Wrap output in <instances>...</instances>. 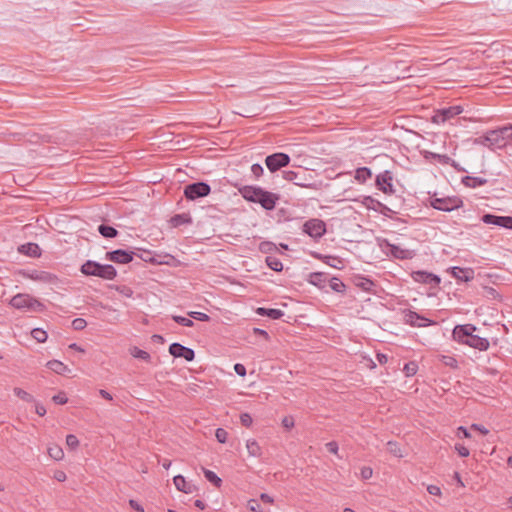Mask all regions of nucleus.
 <instances>
[{
	"mask_svg": "<svg viewBox=\"0 0 512 512\" xmlns=\"http://www.w3.org/2000/svg\"><path fill=\"white\" fill-rule=\"evenodd\" d=\"M239 194L248 202L259 204L264 210L272 211L276 208L280 195L265 190L260 186L244 185L238 187Z\"/></svg>",
	"mask_w": 512,
	"mask_h": 512,
	"instance_id": "f257e3e1",
	"label": "nucleus"
},
{
	"mask_svg": "<svg viewBox=\"0 0 512 512\" xmlns=\"http://www.w3.org/2000/svg\"><path fill=\"white\" fill-rule=\"evenodd\" d=\"M282 178L288 182H292L296 186L314 191L321 190L323 186L322 181L315 179V176L307 169L284 170L282 171Z\"/></svg>",
	"mask_w": 512,
	"mask_h": 512,
	"instance_id": "f03ea898",
	"label": "nucleus"
},
{
	"mask_svg": "<svg viewBox=\"0 0 512 512\" xmlns=\"http://www.w3.org/2000/svg\"><path fill=\"white\" fill-rule=\"evenodd\" d=\"M80 271L86 276H95L104 280H112L117 276V271L113 265L100 264L93 260H87L83 263Z\"/></svg>",
	"mask_w": 512,
	"mask_h": 512,
	"instance_id": "7ed1b4c3",
	"label": "nucleus"
},
{
	"mask_svg": "<svg viewBox=\"0 0 512 512\" xmlns=\"http://www.w3.org/2000/svg\"><path fill=\"white\" fill-rule=\"evenodd\" d=\"M308 282L317 288H345V284L337 277L325 272H314L309 275Z\"/></svg>",
	"mask_w": 512,
	"mask_h": 512,
	"instance_id": "20e7f679",
	"label": "nucleus"
},
{
	"mask_svg": "<svg viewBox=\"0 0 512 512\" xmlns=\"http://www.w3.org/2000/svg\"><path fill=\"white\" fill-rule=\"evenodd\" d=\"M10 304L22 311H42L43 305L29 294L19 293L12 297Z\"/></svg>",
	"mask_w": 512,
	"mask_h": 512,
	"instance_id": "39448f33",
	"label": "nucleus"
},
{
	"mask_svg": "<svg viewBox=\"0 0 512 512\" xmlns=\"http://www.w3.org/2000/svg\"><path fill=\"white\" fill-rule=\"evenodd\" d=\"M379 246L386 255L396 259L409 260L415 256L413 250L405 249L398 245L392 244L387 239H379Z\"/></svg>",
	"mask_w": 512,
	"mask_h": 512,
	"instance_id": "423d86ee",
	"label": "nucleus"
},
{
	"mask_svg": "<svg viewBox=\"0 0 512 512\" xmlns=\"http://www.w3.org/2000/svg\"><path fill=\"white\" fill-rule=\"evenodd\" d=\"M184 197L189 201H195L199 198L208 196L211 193V187L204 181L193 182L184 187Z\"/></svg>",
	"mask_w": 512,
	"mask_h": 512,
	"instance_id": "0eeeda50",
	"label": "nucleus"
},
{
	"mask_svg": "<svg viewBox=\"0 0 512 512\" xmlns=\"http://www.w3.org/2000/svg\"><path fill=\"white\" fill-rule=\"evenodd\" d=\"M430 205L434 209L444 212H451L461 208L463 206V201L461 198L456 196L443 198L434 197L430 200Z\"/></svg>",
	"mask_w": 512,
	"mask_h": 512,
	"instance_id": "6e6552de",
	"label": "nucleus"
},
{
	"mask_svg": "<svg viewBox=\"0 0 512 512\" xmlns=\"http://www.w3.org/2000/svg\"><path fill=\"white\" fill-rule=\"evenodd\" d=\"M291 158L283 152H276L266 156L265 165L271 173H275L290 164Z\"/></svg>",
	"mask_w": 512,
	"mask_h": 512,
	"instance_id": "1a4fd4ad",
	"label": "nucleus"
},
{
	"mask_svg": "<svg viewBox=\"0 0 512 512\" xmlns=\"http://www.w3.org/2000/svg\"><path fill=\"white\" fill-rule=\"evenodd\" d=\"M137 255V252L134 250L116 249L106 252L105 259L116 264H128Z\"/></svg>",
	"mask_w": 512,
	"mask_h": 512,
	"instance_id": "9d476101",
	"label": "nucleus"
},
{
	"mask_svg": "<svg viewBox=\"0 0 512 512\" xmlns=\"http://www.w3.org/2000/svg\"><path fill=\"white\" fill-rule=\"evenodd\" d=\"M303 232L314 239H319L326 233V224L321 219H310L303 224Z\"/></svg>",
	"mask_w": 512,
	"mask_h": 512,
	"instance_id": "9b49d317",
	"label": "nucleus"
},
{
	"mask_svg": "<svg viewBox=\"0 0 512 512\" xmlns=\"http://www.w3.org/2000/svg\"><path fill=\"white\" fill-rule=\"evenodd\" d=\"M375 185L377 189L382 191L384 194L395 193V189L393 186V174L389 170H385L376 176Z\"/></svg>",
	"mask_w": 512,
	"mask_h": 512,
	"instance_id": "f8f14e48",
	"label": "nucleus"
},
{
	"mask_svg": "<svg viewBox=\"0 0 512 512\" xmlns=\"http://www.w3.org/2000/svg\"><path fill=\"white\" fill-rule=\"evenodd\" d=\"M477 327L473 324L456 325L452 331V337L461 344H467V340L474 335Z\"/></svg>",
	"mask_w": 512,
	"mask_h": 512,
	"instance_id": "ddd939ff",
	"label": "nucleus"
},
{
	"mask_svg": "<svg viewBox=\"0 0 512 512\" xmlns=\"http://www.w3.org/2000/svg\"><path fill=\"white\" fill-rule=\"evenodd\" d=\"M24 276L29 279L35 280L39 283H43V284H50V285H58L59 284V279L57 278V276L53 275L49 272H46V271L31 270V271L24 272Z\"/></svg>",
	"mask_w": 512,
	"mask_h": 512,
	"instance_id": "4468645a",
	"label": "nucleus"
},
{
	"mask_svg": "<svg viewBox=\"0 0 512 512\" xmlns=\"http://www.w3.org/2000/svg\"><path fill=\"white\" fill-rule=\"evenodd\" d=\"M413 280L420 284L429 285L431 288L439 286L441 279L438 275L427 271H415L411 274Z\"/></svg>",
	"mask_w": 512,
	"mask_h": 512,
	"instance_id": "2eb2a0df",
	"label": "nucleus"
},
{
	"mask_svg": "<svg viewBox=\"0 0 512 512\" xmlns=\"http://www.w3.org/2000/svg\"><path fill=\"white\" fill-rule=\"evenodd\" d=\"M481 219L485 224L495 225L512 230V216H498L487 213L484 214Z\"/></svg>",
	"mask_w": 512,
	"mask_h": 512,
	"instance_id": "dca6fc26",
	"label": "nucleus"
},
{
	"mask_svg": "<svg viewBox=\"0 0 512 512\" xmlns=\"http://www.w3.org/2000/svg\"><path fill=\"white\" fill-rule=\"evenodd\" d=\"M169 353L175 357V358H179V357H182L184 358L186 361H193L194 358H195V352L193 349L189 348V347H185L183 346L182 344L180 343H172L170 346H169Z\"/></svg>",
	"mask_w": 512,
	"mask_h": 512,
	"instance_id": "f3484780",
	"label": "nucleus"
},
{
	"mask_svg": "<svg viewBox=\"0 0 512 512\" xmlns=\"http://www.w3.org/2000/svg\"><path fill=\"white\" fill-rule=\"evenodd\" d=\"M462 112L463 108L459 105L443 108L439 110L437 114L433 117V121L437 124L444 123L447 120H450L453 117L461 114Z\"/></svg>",
	"mask_w": 512,
	"mask_h": 512,
	"instance_id": "a211bd4d",
	"label": "nucleus"
},
{
	"mask_svg": "<svg viewBox=\"0 0 512 512\" xmlns=\"http://www.w3.org/2000/svg\"><path fill=\"white\" fill-rule=\"evenodd\" d=\"M404 322L414 327H426L433 324L431 320L411 310L404 312Z\"/></svg>",
	"mask_w": 512,
	"mask_h": 512,
	"instance_id": "6ab92c4d",
	"label": "nucleus"
},
{
	"mask_svg": "<svg viewBox=\"0 0 512 512\" xmlns=\"http://www.w3.org/2000/svg\"><path fill=\"white\" fill-rule=\"evenodd\" d=\"M451 274L457 279V284H462L473 279L474 270L472 268L452 267Z\"/></svg>",
	"mask_w": 512,
	"mask_h": 512,
	"instance_id": "aec40b11",
	"label": "nucleus"
},
{
	"mask_svg": "<svg viewBox=\"0 0 512 512\" xmlns=\"http://www.w3.org/2000/svg\"><path fill=\"white\" fill-rule=\"evenodd\" d=\"M490 149H502L506 147V141L501 133V128L489 130Z\"/></svg>",
	"mask_w": 512,
	"mask_h": 512,
	"instance_id": "412c9836",
	"label": "nucleus"
},
{
	"mask_svg": "<svg viewBox=\"0 0 512 512\" xmlns=\"http://www.w3.org/2000/svg\"><path fill=\"white\" fill-rule=\"evenodd\" d=\"M18 252L32 258H38L41 256V249L39 245L33 242L20 245L18 247Z\"/></svg>",
	"mask_w": 512,
	"mask_h": 512,
	"instance_id": "4be33fe9",
	"label": "nucleus"
},
{
	"mask_svg": "<svg viewBox=\"0 0 512 512\" xmlns=\"http://www.w3.org/2000/svg\"><path fill=\"white\" fill-rule=\"evenodd\" d=\"M138 256L145 262H152V263H157V264L170 265L175 260V258L170 254L164 255L163 259H158L156 257H152L150 251H144L143 254L138 255Z\"/></svg>",
	"mask_w": 512,
	"mask_h": 512,
	"instance_id": "5701e85b",
	"label": "nucleus"
},
{
	"mask_svg": "<svg viewBox=\"0 0 512 512\" xmlns=\"http://www.w3.org/2000/svg\"><path fill=\"white\" fill-rule=\"evenodd\" d=\"M468 346L478 349L480 351H486L489 348V341L487 338L480 337L476 334H474L472 337L467 340Z\"/></svg>",
	"mask_w": 512,
	"mask_h": 512,
	"instance_id": "b1692460",
	"label": "nucleus"
},
{
	"mask_svg": "<svg viewBox=\"0 0 512 512\" xmlns=\"http://www.w3.org/2000/svg\"><path fill=\"white\" fill-rule=\"evenodd\" d=\"M173 482L177 490L181 492L188 494L194 491L195 486L191 483H188L182 475H176L173 478Z\"/></svg>",
	"mask_w": 512,
	"mask_h": 512,
	"instance_id": "393cba45",
	"label": "nucleus"
},
{
	"mask_svg": "<svg viewBox=\"0 0 512 512\" xmlns=\"http://www.w3.org/2000/svg\"><path fill=\"white\" fill-rule=\"evenodd\" d=\"M461 183L468 188H477L486 185L488 183V180L482 177H474L467 175L461 179Z\"/></svg>",
	"mask_w": 512,
	"mask_h": 512,
	"instance_id": "a878e982",
	"label": "nucleus"
},
{
	"mask_svg": "<svg viewBox=\"0 0 512 512\" xmlns=\"http://www.w3.org/2000/svg\"><path fill=\"white\" fill-rule=\"evenodd\" d=\"M366 202H376V207H372L375 211L381 213L385 217L391 218L393 214L396 213V211L392 210L387 205L381 203L380 201L374 199L373 197L369 196L366 198Z\"/></svg>",
	"mask_w": 512,
	"mask_h": 512,
	"instance_id": "bb28decb",
	"label": "nucleus"
},
{
	"mask_svg": "<svg viewBox=\"0 0 512 512\" xmlns=\"http://www.w3.org/2000/svg\"><path fill=\"white\" fill-rule=\"evenodd\" d=\"M255 312L260 316H267L274 320L280 319L284 315V312L280 309L265 307H258Z\"/></svg>",
	"mask_w": 512,
	"mask_h": 512,
	"instance_id": "cd10ccee",
	"label": "nucleus"
},
{
	"mask_svg": "<svg viewBox=\"0 0 512 512\" xmlns=\"http://www.w3.org/2000/svg\"><path fill=\"white\" fill-rule=\"evenodd\" d=\"M97 230L102 237L107 239L116 238L119 234L116 228L105 223L100 224Z\"/></svg>",
	"mask_w": 512,
	"mask_h": 512,
	"instance_id": "c85d7f7f",
	"label": "nucleus"
},
{
	"mask_svg": "<svg viewBox=\"0 0 512 512\" xmlns=\"http://www.w3.org/2000/svg\"><path fill=\"white\" fill-rule=\"evenodd\" d=\"M371 177H372V171L368 167H360V168H357L355 171L354 178L356 181H358L360 183L366 182Z\"/></svg>",
	"mask_w": 512,
	"mask_h": 512,
	"instance_id": "c756f323",
	"label": "nucleus"
},
{
	"mask_svg": "<svg viewBox=\"0 0 512 512\" xmlns=\"http://www.w3.org/2000/svg\"><path fill=\"white\" fill-rule=\"evenodd\" d=\"M246 448L250 456L260 457L262 454L261 447L259 446L258 442L254 439L247 440Z\"/></svg>",
	"mask_w": 512,
	"mask_h": 512,
	"instance_id": "7c9ffc66",
	"label": "nucleus"
},
{
	"mask_svg": "<svg viewBox=\"0 0 512 512\" xmlns=\"http://www.w3.org/2000/svg\"><path fill=\"white\" fill-rule=\"evenodd\" d=\"M47 367L57 374H63L68 370V367L58 360L48 361Z\"/></svg>",
	"mask_w": 512,
	"mask_h": 512,
	"instance_id": "2f4dec72",
	"label": "nucleus"
},
{
	"mask_svg": "<svg viewBox=\"0 0 512 512\" xmlns=\"http://www.w3.org/2000/svg\"><path fill=\"white\" fill-rule=\"evenodd\" d=\"M170 222L174 227H178L184 224L191 223V217L185 213L176 214L171 218Z\"/></svg>",
	"mask_w": 512,
	"mask_h": 512,
	"instance_id": "473e14b6",
	"label": "nucleus"
},
{
	"mask_svg": "<svg viewBox=\"0 0 512 512\" xmlns=\"http://www.w3.org/2000/svg\"><path fill=\"white\" fill-rule=\"evenodd\" d=\"M130 351V354L134 357V358H138V359H141V360H144L146 362H150L151 360V356L148 352L134 346V347H131L129 349Z\"/></svg>",
	"mask_w": 512,
	"mask_h": 512,
	"instance_id": "72a5a7b5",
	"label": "nucleus"
},
{
	"mask_svg": "<svg viewBox=\"0 0 512 512\" xmlns=\"http://www.w3.org/2000/svg\"><path fill=\"white\" fill-rule=\"evenodd\" d=\"M31 336L38 343H44V342H46V340L48 338L47 332L41 328L32 329Z\"/></svg>",
	"mask_w": 512,
	"mask_h": 512,
	"instance_id": "f704fd0d",
	"label": "nucleus"
},
{
	"mask_svg": "<svg viewBox=\"0 0 512 512\" xmlns=\"http://www.w3.org/2000/svg\"><path fill=\"white\" fill-rule=\"evenodd\" d=\"M205 478L214 484L216 487H220L222 484V480L218 477L213 471L203 468Z\"/></svg>",
	"mask_w": 512,
	"mask_h": 512,
	"instance_id": "c9c22d12",
	"label": "nucleus"
},
{
	"mask_svg": "<svg viewBox=\"0 0 512 512\" xmlns=\"http://www.w3.org/2000/svg\"><path fill=\"white\" fill-rule=\"evenodd\" d=\"M266 262H267V265L274 271L276 272H279L283 269V264L282 262L276 258V257H271V256H268L266 258Z\"/></svg>",
	"mask_w": 512,
	"mask_h": 512,
	"instance_id": "e433bc0d",
	"label": "nucleus"
},
{
	"mask_svg": "<svg viewBox=\"0 0 512 512\" xmlns=\"http://www.w3.org/2000/svg\"><path fill=\"white\" fill-rule=\"evenodd\" d=\"M13 392L17 397H19L23 401H26V402H34L35 401L34 397L31 394H29L28 392H26L25 390H23L22 388L15 387L13 389Z\"/></svg>",
	"mask_w": 512,
	"mask_h": 512,
	"instance_id": "4c0bfd02",
	"label": "nucleus"
},
{
	"mask_svg": "<svg viewBox=\"0 0 512 512\" xmlns=\"http://www.w3.org/2000/svg\"><path fill=\"white\" fill-rule=\"evenodd\" d=\"M418 365L415 361H410L404 365L403 372L407 377L414 376L417 373Z\"/></svg>",
	"mask_w": 512,
	"mask_h": 512,
	"instance_id": "58836bf2",
	"label": "nucleus"
},
{
	"mask_svg": "<svg viewBox=\"0 0 512 512\" xmlns=\"http://www.w3.org/2000/svg\"><path fill=\"white\" fill-rule=\"evenodd\" d=\"M48 454L54 460H61L64 457V452L61 447L55 445L48 448Z\"/></svg>",
	"mask_w": 512,
	"mask_h": 512,
	"instance_id": "ea45409f",
	"label": "nucleus"
},
{
	"mask_svg": "<svg viewBox=\"0 0 512 512\" xmlns=\"http://www.w3.org/2000/svg\"><path fill=\"white\" fill-rule=\"evenodd\" d=\"M172 319L178 323L179 325L185 326V327H192L194 325V322L192 319L183 317V316H172Z\"/></svg>",
	"mask_w": 512,
	"mask_h": 512,
	"instance_id": "a19ab883",
	"label": "nucleus"
},
{
	"mask_svg": "<svg viewBox=\"0 0 512 512\" xmlns=\"http://www.w3.org/2000/svg\"><path fill=\"white\" fill-rule=\"evenodd\" d=\"M387 448H388V451L393 454L394 456L396 457H402V453H401V450H400V447L398 445L397 442H392V441H389L387 443Z\"/></svg>",
	"mask_w": 512,
	"mask_h": 512,
	"instance_id": "79ce46f5",
	"label": "nucleus"
},
{
	"mask_svg": "<svg viewBox=\"0 0 512 512\" xmlns=\"http://www.w3.org/2000/svg\"><path fill=\"white\" fill-rule=\"evenodd\" d=\"M188 315L192 318V319H195V320H198V321H209L210 320V317L209 315H207L206 313H203V312H198V311H190L188 312Z\"/></svg>",
	"mask_w": 512,
	"mask_h": 512,
	"instance_id": "37998d69",
	"label": "nucleus"
},
{
	"mask_svg": "<svg viewBox=\"0 0 512 512\" xmlns=\"http://www.w3.org/2000/svg\"><path fill=\"white\" fill-rule=\"evenodd\" d=\"M433 158L443 165H450L453 162V159L446 154H433Z\"/></svg>",
	"mask_w": 512,
	"mask_h": 512,
	"instance_id": "c03bdc74",
	"label": "nucleus"
},
{
	"mask_svg": "<svg viewBox=\"0 0 512 512\" xmlns=\"http://www.w3.org/2000/svg\"><path fill=\"white\" fill-rule=\"evenodd\" d=\"M500 128L501 133L504 136V140L506 141V144H508L509 141H512V125H507Z\"/></svg>",
	"mask_w": 512,
	"mask_h": 512,
	"instance_id": "a18cd8bd",
	"label": "nucleus"
},
{
	"mask_svg": "<svg viewBox=\"0 0 512 512\" xmlns=\"http://www.w3.org/2000/svg\"><path fill=\"white\" fill-rule=\"evenodd\" d=\"M475 144L483 145L490 149V140H489V131H487L484 135L478 137L474 141Z\"/></svg>",
	"mask_w": 512,
	"mask_h": 512,
	"instance_id": "49530a36",
	"label": "nucleus"
},
{
	"mask_svg": "<svg viewBox=\"0 0 512 512\" xmlns=\"http://www.w3.org/2000/svg\"><path fill=\"white\" fill-rule=\"evenodd\" d=\"M215 436L218 442L225 443L227 441L228 432L223 428H217L215 431Z\"/></svg>",
	"mask_w": 512,
	"mask_h": 512,
	"instance_id": "de8ad7c7",
	"label": "nucleus"
},
{
	"mask_svg": "<svg viewBox=\"0 0 512 512\" xmlns=\"http://www.w3.org/2000/svg\"><path fill=\"white\" fill-rule=\"evenodd\" d=\"M442 362L444 365L449 366L451 368L458 367V361L452 356H442Z\"/></svg>",
	"mask_w": 512,
	"mask_h": 512,
	"instance_id": "09e8293b",
	"label": "nucleus"
},
{
	"mask_svg": "<svg viewBox=\"0 0 512 512\" xmlns=\"http://www.w3.org/2000/svg\"><path fill=\"white\" fill-rule=\"evenodd\" d=\"M251 173L256 179H258L263 175L264 169L260 164L255 163L251 166Z\"/></svg>",
	"mask_w": 512,
	"mask_h": 512,
	"instance_id": "8fccbe9b",
	"label": "nucleus"
},
{
	"mask_svg": "<svg viewBox=\"0 0 512 512\" xmlns=\"http://www.w3.org/2000/svg\"><path fill=\"white\" fill-rule=\"evenodd\" d=\"M66 444L70 448L75 449L79 445V440H78V438L75 435L69 434V435L66 436Z\"/></svg>",
	"mask_w": 512,
	"mask_h": 512,
	"instance_id": "3c124183",
	"label": "nucleus"
},
{
	"mask_svg": "<svg viewBox=\"0 0 512 512\" xmlns=\"http://www.w3.org/2000/svg\"><path fill=\"white\" fill-rule=\"evenodd\" d=\"M247 507L251 512H261V506L256 499H250L247 503Z\"/></svg>",
	"mask_w": 512,
	"mask_h": 512,
	"instance_id": "603ef678",
	"label": "nucleus"
},
{
	"mask_svg": "<svg viewBox=\"0 0 512 512\" xmlns=\"http://www.w3.org/2000/svg\"><path fill=\"white\" fill-rule=\"evenodd\" d=\"M86 325H87V322L83 318H76L72 321V327L75 330H82L86 327Z\"/></svg>",
	"mask_w": 512,
	"mask_h": 512,
	"instance_id": "864d4df0",
	"label": "nucleus"
},
{
	"mask_svg": "<svg viewBox=\"0 0 512 512\" xmlns=\"http://www.w3.org/2000/svg\"><path fill=\"white\" fill-rule=\"evenodd\" d=\"M52 400L59 405H64L67 403L68 398L66 397V394L64 392H60L57 395H54Z\"/></svg>",
	"mask_w": 512,
	"mask_h": 512,
	"instance_id": "5fc2aeb1",
	"label": "nucleus"
},
{
	"mask_svg": "<svg viewBox=\"0 0 512 512\" xmlns=\"http://www.w3.org/2000/svg\"><path fill=\"white\" fill-rule=\"evenodd\" d=\"M240 421L241 424L245 427H250L253 422L252 417L249 413H242L240 415Z\"/></svg>",
	"mask_w": 512,
	"mask_h": 512,
	"instance_id": "6e6d98bb",
	"label": "nucleus"
},
{
	"mask_svg": "<svg viewBox=\"0 0 512 512\" xmlns=\"http://www.w3.org/2000/svg\"><path fill=\"white\" fill-rule=\"evenodd\" d=\"M455 450L461 457H468L470 454L469 449L459 443L455 444Z\"/></svg>",
	"mask_w": 512,
	"mask_h": 512,
	"instance_id": "4d7b16f0",
	"label": "nucleus"
},
{
	"mask_svg": "<svg viewBox=\"0 0 512 512\" xmlns=\"http://www.w3.org/2000/svg\"><path fill=\"white\" fill-rule=\"evenodd\" d=\"M360 474H361L362 479L368 480L372 477L373 470L370 467L364 466L361 468Z\"/></svg>",
	"mask_w": 512,
	"mask_h": 512,
	"instance_id": "13d9d810",
	"label": "nucleus"
},
{
	"mask_svg": "<svg viewBox=\"0 0 512 512\" xmlns=\"http://www.w3.org/2000/svg\"><path fill=\"white\" fill-rule=\"evenodd\" d=\"M282 425L283 427H285L286 429H291L294 427L295 425V422H294V418L292 416H285L283 419H282Z\"/></svg>",
	"mask_w": 512,
	"mask_h": 512,
	"instance_id": "bf43d9fd",
	"label": "nucleus"
},
{
	"mask_svg": "<svg viewBox=\"0 0 512 512\" xmlns=\"http://www.w3.org/2000/svg\"><path fill=\"white\" fill-rule=\"evenodd\" d=\"M325 446L330 453L338 454L339 446L336 441H330V442L326 443Z\"/></svg>",
	"mask_w": 512,
	"mask_h": 512,
	"instance_id": "052dcab7",
	"label": "nucleus"
},
{
	"mask_svg": "<svg viewBox=\"0 0 512 512\" xmlns=\"http://www.w3.org/2000/svg\"><path fill=\"white\" fill-rule=\"evenodd\" d=\"M234 371L241 377H244L246 375V368L241 363H236L234 365Z\"/></svg>",
	"mask_w": 512,
	"mask_h": 512,
	"instance_id": "680f3d73",
	"label": "nucleus"
},
{
	"mask_svg": "<svg viewBox=\"0 0 512 512\" xmlns=\"http://www.w3.org/2000/svg\"><path fill=\"white\" fill-rule=\"evenodd\" d=\"M457 436L458 437L462 436L464 438H470L471 434H470V432H469V430L467 428H465L464 426H460L457 429Z\"/></svg>",
	"mask_w": 512,
	"mask_h": 512,
	"instance_id": "e2e57ef3",
	"label": "nucleus"
},
{
	"mask_svg": "<svg viewBox=\"0 0 512 512\" xmlns=\"http://www.w3.org/2000/svg\"><path fill=\"white\" fill-rule=\"evenodd\" d=\"M129 505L132 509H134L137 512H145L142 505H140L136 500L130 499Z\"/></svg>",
	"mask_w": 512,
	"mask_h": 512,
	"instance_id": "0e129e2a",
	"label": "nucleus"
},
{
	"mask_svg": "<svg viewBox=\"0 0 512 512\" xmlns=\"http://www.w3.org/2000/svg\"><path fill=\"white\" fill-rule=\"evenodd\" d=\"M427 491L429 494L434 495V496L441 495V489H440V487H438L436 485H429L427 487Z\"/></svg>",
	"mask_w": 512,
	"mask_h": 512,
	"instance_id": "69168bd1",
	"label": "nucleus"
},
{
	"mask_svg": "<svg viewBox=\"0 0 512 512\" xmlns=\"http://www.w3.org/2000/svg\"><path fill=\"white\" fill-rule=\"evenodd\" d=\"M35 412L43 417L46 414V408L39 402H35Z\"/></svg>",
	"mask_w": 512,
	"mask_h": 512,
	"instance_id": "338daca9",
	"label": "nucleus"
},
{
	"mask_svg": "<svg viewBox=\"0 0 512 512\" xmlns=\"http://www.w3.org/2000/svg\"><path fill=\"white\" fill-rule=\"evenodd\" d=\"M470 429L471 430H476V431H479L481 434L483 435H486L488 434L489 430L487 428H485L484 426L482 425H479V424H472L470 426Z\"/></svg>",
	"mask_w": 512,
	"mask_h": 512,
	"instance_id": "774afa93",
	"label": "nucleus"
}]
</instances>
